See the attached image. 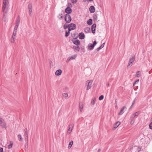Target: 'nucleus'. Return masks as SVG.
Segmentation results:
<instances>
[{
	"label": "nucleus",
	"instance_id": "29",
	"mask_svg": "<svg viewBox=\"0 0 152 152\" xmlns=\"http://www.w3.org/2000/svg\"><path fill=\"white\" fill-rule=\"evenodd\" d=\"M13 145V142L12 141L10 142V144L8 145V149H10L12 147Z\"/></svg>",
	"mask_w": 152,
	"mask_h": 152
},
{
	"label": "nucleus",
	"instance_id": "41",
	"mask_svg": "<svg viewBox=\"0 0 152 152\" xmlns=\"http://www.w3.org/2000/svg\"><path fill=\"white\" fill-rule=\"evenodd\" d=\"M0 152H3V148H0Z\"/></svg>",
	"mask_w": 152,
	"mask_h": 152
},
{
	"label": "nucleus",
	"instance_id": "22",
	"mask_svg": "<svg viewBox=\"0 0 152 152\" xmlns=\"http://www.w3.org/2000/svg\"><path fill=\"white\" fill-rule=\"evenodd\" d=\"M90 29L89 27H86L84 28V31L85 33H88L90 32Z\"/></svg>",
	"mask_w": 152,
	"mask_h": 152
},
{
	"label": "nucleus",
	"instance_id": "34",
	"mask_svg": "<svg viewBox=\"0 0 152 152\" xmlns=\"http://www.w3.org/2000/svg\"><path fill=\"white\" fill-rule=\"evenodd\" d=\"M71 2L74 4L76 3L77 1V0H70Z\"/></svg>",
	"mask_w": 152,
	"mask_h": 152
},
{
	"label": "nucleus",
	"instance_id": "2",
	"mask_svg": "<svg viewBox=\"0 0 152 152\" xmlns=\"http://www.w3.org/2000/svg\"><path fill=\"white\" fill-rule=\"evenodd\" d=\"M9 4V0H3L2 10L5 11L7 10L8 8V5Z\"/></svg>",
	"mask_w": 152,
	"mask_h": 152
},
{
	"label": "nucleus",
	"instance_id": "43",
	"mask_svg": "<svg viewBox=\"0 0 152 152\" xmlns=\"http://www.w3.org/2000/svg\"><path fill=\"white\" fill-rule=\"evenodd\" d=\"M134 103H135V101H134L132 104V105H131V107H132V106L134 104Z\"/></svg>",
	"mask_w": 152,
	"mask_h": 152
},
{
	"label": "nucleus",
	"instance_id": "19",
	"mask_svg": "<svg viewBox=\"0 0 152 152\" xmlns=\"http://www.w3.org/2000/svg\"><path fill=\"white\" fill-rule=\"evenodd\" d=\"M121 122L120 121L117 122L114 124L113 129H116L120 124Z\"/></svg>",
	"mask_w": 152,
	"mask_h": 152
},
{
	"label": "nucleus",
	"instance_id": "44",
	"mask_svg": "<svg viewBox=\"0 0 152 152\" xmlns=\"http://www.w3.org/2000/svg\"><path fill=\"white\" fill-rule=\"evenodd\" d=\"M88 0L89 1L91 2V1H93V0Z\"/></svg>",
	"mask_w": 152,
	"mask_h": 152
},
{
	"label": "nucleus",
	"instance_id": "1",
	"mask_svg": "<svg viewBox=\"0 0 152 152\" xmlns=\"http://www.w3.org/2000/svg\"><path fill=\"white\" fill-rule=\"evenodd\" d=\"M93 80L92 79L88 80L86 82V89L88 91L90 89L92 86Z\"/></svg>",
	"mask_w": 152,
	"mask_h": 152
},
{
	"label": "nucleus",
	"instance_id": "32",
	"mask_svg": "<svg viewBox=\"0 0 152 152\" xmlns=\"http://www.w3.org/2000/svg\"><path fill=\"white\" fill-rule=\"evenodd\" d=\"M104 98V96L103 95H101L99 97V100L101 101Z\"/></svg>",
	"mask_w": 152,
	"mask_h": 152
},
{
	"label": "nucleus",
	"instance_id": "14",
	"mask_svg": "<svg viewBox=\"0 0 152 152\" xmlns=\"http://www.w3.org/2000/svg\"><path fill=\"white\" fill-rule=\"evenodd\" d=\"M62 73V71L61 69L57 70L55 72V75L56 76H59Z\"/></svg>",
	"mask_w": 152,
	"mask_h": 152
},
{
	"label": "nucleus",
	"instance_id": "18",
	"mask_svg": "<svg viewBox=\"0 0 152 152\" xmlns=\"http://www.w3.org/2000/svg\"><path fill=\"white\" fill-rule=\"evenodd\" d=\"M78 37L80 39H84L85 37L84 34L83 32L80 33L78 35Z\"/></svg>",
	"mask_w": 152,
	"mask_h": 152
},
{
	"label": "nucleus",
	"instance_id": "5",
	"mask_svg": "<svg viewBox=\"0 0 152 152\" xmlns=\"http://www.w3.org/2000/svg\"><path fill=\"white\" fill-rule=\"evenodd\" d=\"M64 20L66 23H69L71 21L72 18L69 15L66 14L64 15Z\"/></svg>",
	"mask_w": 152,
	"mask_h": 152
},
{
	"label": "nucleus",
	"instance_id": "28",
	"mask_svg": "<svg viewBox=\"0 0 152 152\" xmlns=\"http://www.w3.org/2000/svg\"><path fill=\"white\" fill-rule=\"evenodd\" d=\"M18 139L19 141H23V139L22 137V135L21 134H18Z\"/></svg>",
	"mask_w": 152,
	"mask_h": 152
},
{
	"label": "nucleus",
	"instance_id": "21",
	"mask_svg": "<svg viewBox=\"0 0 152 152\" xmlns=\"http://www.w3.org/2000/svg\"><path fill=\"white\" fill-rule=\"evenodd\" d=\"M96 97H94L91 100V104L92 105H94L96 102Z\"/></svg>",
	"mask_w": 152,
	"mask_h": 152
},
{
	"label": "nucleus",
	"instance_id": "16",
	"mask_svg": "<svg viewBox=\"0 0 152 152\" xmlns=\"http://www.w3.org/2000/svg\"><path fill=\"white\" fill-rule=\"evenodd\" d=\"M126 109V107L125 106H124L121 109L120 112L118 114L119 115H122L125 112V110Z\"/></svg>",
	"mask_w": 152,
	"mask_h": 152
},
{
	"label": "nucleus",
	"instance_id": "7",
	"mask_svg": "<svg viewBox=\"0 0 152 152\" xmlns=\"http://www.w3.org/2000/svg\"><path fill=\"white\" fill-rule=\"evenodd\" d=\"M16 21V25L14 27V29L13 32L15 31L16 32V33H17V30L18 28V27L19 26L20 22V18H18L17 19Z\"/></svg>",
	"mask_w": 152,
	"mask_h": 152
},
{
	"label": "nucleus",
	"instance_id": "35",
	"mask_svg": "<svg viewBox=\"0 0 152 152\" xmlns=\"http://www.w3.org/2000/svg\"><path fill=\"white\" fill-rule=\"evenodd\" d=\"M70 31H69H69L68 32H67V31L66 32V33H65L66 37H67L69 35V34L70 33Z\"/></svg>",
	"mask_w": 152,
	"mask_h": 152
},
{
	"label": "nucleus",
	"instance_id": "4",
	"mask_svg": "<svg viewBox=\"0 0 152 152\" xmlns=\"http://www.w3.org/2000/svg\"><path fill=\"white\" fill-rule=\"evenodd\" d=\"M16 32H13L10 39V41L11 43H15L16 37Z\"/></svg>",
	"mask_w": 152,
	"mask_h": 152
},
{
	"label": "nucleus",
	"instance_id": "38",
	"mask_svg": "<svg viewBox=\"0 0 152 152\" xmlns=\"http://www.w3.org/2000/svg\"><path fill=\"white\" fill-rule=\"evenodd\" d=\"M149 127L150 129H152V122L150 124Z\"/></svg>",
	"mask_w": 152,
	"mask_h": 152
},
{
	"label": "nucleus",
	"instance_id": "17",
	"mask_svg": "<svg viewBox=\"0 0 152 152\" xmlns=\"http://www.w3.org/2000/svg\"><path fill=\"white\" fill-rule=\"evenodd\" d=\"M96 27V25L95 24L92 25L91 26L92 32L93 34H94L95 33Z\"/></svg>",
	"mask_w": 152,
	"mask_h": 152
},
{
	"label": "nucleus",
	"instance_id": "3",
	"mask_svg": "<svg viewBox=\"0 0 152 152\" xmlns=\"http://www.w3.org/2000/svg\"><path fill=\"white\" fill-rule=\"evenodd\" d=\"M97 42L96 41L94 42L93 44L91 43H89L87 47L88 50H91L93 49L94 46L96 45Z\"/></svg>",
	"mask_w": 152,
	"mask_h": 152
},
{
	"label": "nucleus",
	"instance_id": "20",
	"mask_svg": "<svg viewBox=\"0 0 152 152\" xmlns=\"http://www.w3.org/2000/svg\"><path fill=\"white\" fill-rule=\"evenodd\" d=\"M28 11L29 13V14H31L32 12V5L31 4H29L28 6Z\"/></svg>",
	"mask_w": 152,
	"mask_h": 152
},
{
	"label": "nucleus",
	"instance_id": "37",
	"mask_svg": "<svg viewBox=\"0 0 152 152\" xmlns=\"http://www.w3.org/2000/svg\"><path fill=\"white\" fill-rule=\"evenodd\" d=\"M134 120H132L130 122V124L131 125H133L134 124Z\"/></svg>",
	"mask_w": 152,
	"mask_h": 152
},
{
	"label": "nucleus",
	"instance_id": "40",
	"mask_svg": "<svg viewBox=\"0 0 152 152\" xmlns=\"http://www.w3.org/2000/svg\"><path fill=\"white\" fill-rule=\"evenodd\" d=\"M139 81V80L138 79L136 81H135L133 84V86H134V85H135V84L136 83L138 82Z\"/></svg>",
	"mask_w": 152,
	"mask_h": 152
},
{
	"label": "nucleus",
	"instance_id": "12",
	"mask_svg": "<svg viewBox=\"0 0 152 152\" xmlns=\"http://www.w3.org/2000/svg\"><path fill=\"white\" fill-rule=\"evenodd\" d=\"M77 56V55L75 54L68 58L66 60V62H69L71 60H73L75 59Z\"/></svg>",
	"mask_w": 152,
	"mask_h": 152
},
{
	"label": "nucleus",
	"instance_id": "13",
	"mask_svg": "<svg viewBox=\"0 0 152 152\" xmlns=\"http://www.w3.org/2000/svg\"><path fill=\"white\" fill-rule=\"evenodd\" d=\"M89 10L90 12L92 13L95 12L96 9L95 7L93 6H91L89 8Z\"/></svg>",
	"mask_w": 152,
	"mask_h": 152
},
{
	"label": "nucleus",
	"instance_id": "26",
	"mask_svg": "<svg viewBox=\"0 0 152 152\" xmlns=\"http://www.w3.org/2000/svg\"><path fill=\"white\" fill-rule=\"evenodd\" d=\"M73 144V142L72 140H71L70 141L68 145V148L69 149L70 148Z\"/></svg>",
	"mask_w": 152,
	"mask_h": 152
},
{
	"label": "nucleus",
	"instance_id": "42",
	"mask_svg": "<svg viewBox=\"0 0 152 152\" xmlns=\"http://www.w3.org/2000/svg\"><path fill=\"white\" fill-rule=\"evenodd\" d=\"M25 134L26 136H27V130L25 132Z\"/></svg>",
	"mask_w": 152,
	"mask_h": 152
},
{
	"label": "nucleus",
	"instance_id": "30",
	"mask_svg": "<svg viewBox=\"0 0 152 152\" xmlns=\"http://www.w3.org/2000/svg\"><path fill=\"white\" fill-rule=\"evenodd\" d=\"M74 49L75 51L78 52L80 50V48L79 46L75 47Z\"/></svg>",
	"mask_w": 152,
	"mask_h": 152
},
{
	"label": "nucleus",
	"instance_id": "23",
	"mask_svg": "<svg viewBox=\"0 0 152 152\" xmlns=\"http://www.w3.org/2000/svg\"><path fill=\"white\" fill-rule=\"evenodd\" d=\"M73 129V127H69L68 129V130L67 131V134H70L72 132V131Z\"/></svg>",
	"mask_w": 152,
	"mask_h": 152
},
{
	"label": "nucleus",
	"instance_id": "8",
	"mask_svg": "<svg viewBox=\"0 0 152 152\" xmlns=\"http://www.w3.org/2000/svg\"><path fill=\"white\" fill-rule=\"evenodd\" d=\"M135 59V57L134 56H133L132 57L130 58L128 64V66H131L134 62Z\"/></svg>",
	"mask_w": 152,
	"mask_h": 152
},
{
	"label": "nucleus",
	"instance_id": "27",
	"mask_svg": "<svg viewBox=\"0 0 152 152\" xmlns=\"http://www.w3.org/2000/svg\"><path fill=\"white\" fill-rule=\"evenodd\" d=\"M63 16L62 13H60L58 15L57 18L59 19H62L63 18Z\"/></svg>",
	"mask_w": 152,
	"mask_h": 152
},
{
	"label": "nucleus",
	"instance_id": "6",
	"mask_svg": "<svg viewBox=\"0 0 152 152\" xmlns=\"http://www.w3.org/2000/svg\"><path fill=\"white\" fill-rule=\"evenodd\" d=\"M76 28V25L74 23H71L69 24L68 26V28L69 31L74 30Z\"/></svg>",
	"mask_w": 152,
	"mask_h": 152
},
{
	"label": "nucleus",
	"instance_id": "11",
	"mask_svg": "<svg viewBox=\"0 0 152 152\" xmlns=\"http://www.w3.org/2000/svg\"><path fill=\"white\" fill-rule=\"evenodd\" d=\"M72 42L76 45L78 46L80 45V41L77 39H74L72 40Z\"/></svg>",
	"mask_w": 152,
	"mask_h": 152
},
{
	"label": "nucleus",
	"instance_id": "24",
	"mask_svg": "<svg viewBox=\"0 0 152 152\" xmlns=\"http://www.w3.org/2000/svg\"><path fill=\"white\" fill-rule=\"evenodd\" d=\"M87 24L89 26L91 25L93 23L92 20L91 19H89L87 21Z\"/></svg>",
	"mask_w": 152,
	"mask_h": 152
},
{
	"label": "nucleus",
	"instance_id": "25",
	"mask_svg": "<svg viewBox=\"0 0 152 152\" xmlns=\"http://www.w3.org/2000/svg\"><path fill=\"white\" fill-rule=\"evenodd\" d=\"M105 44V43L104 42L102 43L99 47L97 48V51H99V50H100L101 49H102V48H103Z\"/></svg>",
	"mask_w": 152,
	"mask_h": 152
},
{
	"label": "nucleus",
	"instance_id": "36",
	"mask_svg": "<svg viewBox=\"0 0 152 152\" xmlns=\"http://www.w3.org/2000/svg\"><path fill=\"white\" fill-rule=\"evenodd\" d=\"M139 112H136L135 113H134L133 114V115L134 117H135L136 116H137L139 114Z\"/></svg>",
	"mask_w": 152,
	"mask_h": 152
},
{
	"label": "nucleus",
	"instance_id": "15",
	"mask_svg": "<svg viewBox=\"0 0 152 152\" xmlns=\"http://www.w3.org/2000/svg\"><path fill=\"white\" fill-rule=\"evenodd\" d=\"M65 12L68 14H70L72 12V10L70 7H68L65 9Z\"/></svg>",
	"mask_w": 152,
	"mask_h": 152
},
{
	"label": "nucleus",
	"instance_id": "33",
	"mask_svg": "<svg viewBox=\"0 0 152 152\" xmlns=\"http://www.w3.org/2000/svg\"><path fill=\"white\" fill-rule=\"evenodd\" d=\"M63 95L64 97L66 98L68 96V94L67 93H65L63 94Z\"/></svg>",
	"mask_w": 152,
	"mask_h": 152
},
{
	"label": "nucleus",
	"instance_id": "31",
	"mask_svg": "<svg viewBox=\"0 0 152 152\" xmlns=\"http://www.w3.org/2000/svg\"><path fill=\"white\" fill-rule=\"evenodd\" d=\"M141 75V72H140L138 71L137 72L136 74V76L137 77H139Z\"/></svg>",
	"mask_w": 152,
	"mask_h": 152
},
{
	"label": "nucleus",
	"instance_id": "10",
	"mask_svg": "<svg viewBox=\"0 0 152 152\" xmlns=\"http://www.w3.org/2000/svg\"><path fill=\"white\" fill-rule=\"evenodd\" d=\"M84 104L82 102H80L79 103L78 108L80 113L83 112V110Z\"/></svg>",
	"mask_w": 152,
	"mask_h": 152
},
{
	"label": "nucleus",
	"instance_id": "39",
	"mask_svg": "<svg viewBox=\"0 0 152 152\" xmlns=\"http://www.w3.org/2000/svg\"><path fill=\"white\" fill-rule=\"evenodd\" d=\"M63 28L65 29H66L68 28V26L66 24H64L63 26Z\"/></svg>",
	"mask_w": 152,
	"mask_h": 152
},
{
	"label": "nucleus",
	"instance_id": "9",
	"mask_svg": "<svg viewBox=\"0 0 152 152\" xmlns=\"http://www.w3.org/2000/svg\"><path fill=\"white\" fill-rule=\"evenodd\" d=\"M0 126L2 128L5 129L7 128L6 124L4 120L0 119Z\"/></svg>",
	"mask_w": 152,
	"mask_h": 152
}]
</instances>
